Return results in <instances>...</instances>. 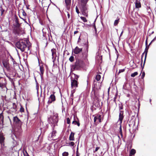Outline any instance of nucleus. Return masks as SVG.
Returning a JSON list of instances; mask_svg holds the SVG:
<instances>
[{"label":"nucleus","mask_w":156,"mask_h":156,"mask_svg":"<svg viewBox=\"0 0 156 156\" xmlns=\"http://www.w3.org/2000/svg\"><path fill=\"white\" fill-rule=\"evenodd\" d=\"M147 51L146 52L145 56V58H144V64L145 63V61H146V57H147Z\"/></svg>","instance_id":"4c0bfd02"},{"label":"nucleus","mask_w":156,"mask_h":156,"mask_svg":"<svg viewBox=\"0 0 156 156\" xmlns=\"http://www.w3.org/2000/svg\"><path fill=\"white\" fill-rule=\"evenodd\" d=\"M0 10L1 12V15L2 16L5 12V10L3 9L2 6L0 7Z\"/></svg>","instance_id":"a878e982"},{"label":"nucleus","mask_w":156,"mask_h":156,"mask_svg":"<svg viewBox=\"0 0 156 156\" xmlns=\"http://www.w3.org/2000/svg\"><path fill=\"white\" fill-rule=\"evenodd\" d=\"M24 108L22 107V105H21V107L20 109V112H24Z\"/></svg>","instance_id":"473e14b6"},{"label":"nucleus","mask_w":156,"mask_h":156,"mask_svg":"<svg viewBox=\"0 0 156 156\" xmlns=\"http://www.w3.org/2000/svg\"><path fill=\"white\" fill-rule=\"evenodd\" d=\"M20 18H21L23 20H24L22 18H21V17H20Z\"/></svg>","instance_id":"13d9d810"},{"label":"nucleus","mask_w":156,"mask_h":156,"mask_svg":"<svg viewBox=\"0 0 156 156\" xmlns=\"http://www.w3.org/2000/svg\"><path fill=\"white\" fill-rule=\"evenodd\" d=\"M22 14H23V16H26L27 15L26 13L23 10Z\"/></svg>","instance_id":"79ce46f5"},{"label":"nucleus","mask_w":156,"mask_h":156,"mask_svg":"<svg viewBox=\"0 0 156 156\" xmlns=\"http://www.w3.org/2000/svg\"><path fill=\"white\" fill-rule=\"evenodd\" d=\"M13 107L11 108V110L13 112H16L17 111V105L14 103H13Z\"/></svg>","instance_id":"6ab92c4d"},{"label":"nucleus","mask_w":156,"mask_h":156,"mask_svg":"<svg viewBox=\"0 0 156 156\" xmlns=\"http://www.w3.org/2000/svg\"><path fill=\"white\" fill-rule=\"evenodd\" d=\"M5 138L3 134L0 133V144L1 145V149H2L4 147V140Z\"/></svg>","instance_id":"0eeeda50"},{"label":"nucleus","mask_w":156,"mask_h":156,"mask_svg":"<svg viewBox=\"0 0 156 156\" xmlns=\"http://www.w3.org/2000/svg\"><path fill=\"white\" fill-rule=\"evenodd\" d=\"M40 75L41 77L43 76L44 71V67L43 65H40Z\"/></svg>","instance_id":"4468645a"},{"label":"nucleus","mask_w":156,"mask_h":156,"mask_svg":"<svg viewBox=\"0 0 156 156\" xmlns=\"http://www.w3.org/2000/svg\"><path fill=\"white\" fill-rule=\"evenodd\" d=\"M94 29H95V30H96V27L95 26H94Z\"/></svg>","instance_id":"6e6d98bb"},{"label":"nucleus","mask_w":156,"mask_h":156,"mask_svg":"<svg viewBox=\"0 0 156 156\" xmlns=\"http://www.w3.org/2000/svg\"><path fill=\"white\" fill-rule=\"evenodd\" d=\"M123 118V111L120 110L119 120L120 121V123H122Z\"/></svg>","instance_id":"f8f14e48"},{"label":"nucleus","mask_w":156,"mask_h":156,"mask_svg":"<svg viewBox=\"0 0 156 156\" xmlns=\"http://www.w3.org/2000/svg\"><path fill=\"white\" fill-rule=\"evenodd\" d=\"M65 2L66 5H68L70 2V0H65Z\"/></svg>","instance_id":"c756f323"},{"label":"nucleus","mask_w":156,"mask_h":156,"mask_svg":"<svg viewBox=\"0 0 156 156\" xmlns=\"http://www.w3.org/2000/svg\"><path fill=\"white\" fill-rule=\"evenodd\" d=\"M146 48H147V47H146V49H145V50H146V49H147Z\"/></svg>","instance_id":"052dcab7"},{"label":"nucleus","mask_w":156,"mask_h":156,"mask_svg":"<svg viewBox=\"0 0 156 156\" xmlns=\"http://www.w3.org/2000/svg\"><path fill=\"white\" fill-rule=\"evenodd\" d=\"M80 9L83 15L86 17L88 16V5H81Z\"/></svg>","instance_id":"39448f33"},{"label":"nucleus","mask_w":156,"mask_h":156,"mask_svg":"<svg viewBox=\"0 0 156 156\" xmlns=\"http://www.w3.org/2000/svg\"><path fill=\"white\" fill-rule=\"evenodd\" d=\"M28 41L27 39L20 40L16 43V46L17 48L20 49L22 52L24 51L26 49H27L28 51L29 50L30 47L29 46L27 45Z\"/></svg>","instance_id":"f257e3e1"},{"label":"nucleus","mask_w":156,"mask_h":156,"mask_svg":"<svg viewBox=\"0 0 156 156\" xmlns=\"http://www.w3.org/2000/svg\"><path fill=\"white\" fill-rule=\"evenodd\" d=\"M98 120L100 122H101V115H97L96 116L94 117V122L95 123L96 122L97 120Z\"/></svg>","instance_id":"dca6fc26"},{"label":"nucleus","mask_w":156,"mask_h":156,"mask_svg":"<svg viewBox=\"0 0 156 156\" xmlns=\"http://www.w3.org/2000/svg\"><path fill=\"white\" fill-rule=\"evenodd\" d=\"M55 100V95L53 94H51L48 101V104H51L53 101H54Z\"/></svg>","instance_id":"9b49d317"},{"label":"nucleus","mask_w":156,"mask_h":156,"mask_svg":"<svg viewBox=\"0 0 156 156\" xmlns=\"http://www.w3.org/2000/svg\"><path fill=\"white\" fill-rule=\"evenodd\" d=\"M101 78V75L99 74H97L95 77V80L94 81V92L95 90H99L101 89V83L99 82H98Z\"/></svg>","instance_id":"7ed1b4c3"},{"label":"nucleus","mask_w":156,"mask_h":156,"mask_svg":"<svg viewBox=\"0 0 156 156\" xmlns=\"http://www.w3.org/2000/svg\"><path fill=\"white\" fill-rule=\"evenodd\" d=\"M76 156H79V155H78L77 154Z\"/></svg>","instance_id":"bf43d9fd"},{"label":"nucleus","mask_w":156,"mask_h":156,"mask_svg":"<svg viewBox=\"0 0 156 156\" xmlns=\"http://www.w3.org/2000/svg\"><path fill=\"white\" fill-rule=\"evenodd\" d=\"M0 87L2 89L6 87V81L5 79L2 78L0 80Z\"/></svg>","instance_id":"9d476101"},{"label":"nucleus","mask_w":156,"mask_h":156,"mask_svg":"<svg viewBox=\"0 0 156 156\" xmlns=\"http://www.w3.org/2000/svg\"><path fill=\"white\" fill-rule=\"evenodd\" d=\"M144 53L142 55V63H141V64H142V58H143V55L144 54Z\"/></svg>","instance_id":"3c124183"},{"label":"nucleus","mask_w":156,"mask_h":156,"mask_svg":"<svg viewBox=\"0 0 156 156\" xmlns=\"http://www.w3.org/2000/svg\"><path fill=\"white\" fill-rule=\"evenodd\" d=\"M23 152L24 156H30L26 151H23Z\"/></svg>","instance_id":"2f4dec72"},{"label":"nucleus","mask_w":156,"mask_h":156,"mask_svg":"<svg viewBox=\"0 0 156 156\" xmlns=\"http://www.w3.org/2000/svg\"><path fill=\"white\" fill-rule=\"evenodd\" d=\"M72 123L73 124H74V125H77L78 126H80V123L79 122H78L76 121H73V122H72Z\"/></svg>","instance_id":"4be33fe9"},{"label":"nucleus","mask_w":156,"mask_h":156,"mask_svg":"<svg viewBox=\"0 0 156 156\" xmlns=\"http://www.w3.org/2000/svg\"><path fill=\"white\" fill-rule=\"evenodd\" d=\"M84 66L83 62L81 60H76L75 64L72 67V69L73 70H76L80 67H83Z\"/></svg>","instance_id":"20e7f679"},{"label":"nucleus","mask_w":156,"mask_h":156,"mask_svg":"<svg viewBox=\"0 0 156 156\" xmlns=\"http://www.w3.org/2000/svg\"><path fill=\"white\" fill-rule=\"evenodd\" d=\"M82 51V48H79L77 46H76L73 50V52L74 54H77L81 52Z\"/></svg>","instance_id":"ddd939ff"},{"label":"nucleus","mask_w":156,"mask_h":156,"mask_svg":"<svg viewBox=\"0 0 156 156\" xmlns=\"http://www.w3.org/2000/svg\"><path fill=\"white\" fill-rule=\"evenodd\" d=\"M156 40V37H155L153 40L152 41V42H153Z\"/></svg>","instance_id":"09e8293b"},{"label":"nucleus","mask_w":156,"mask_h":156,"mask_svg":"<svg viewBox=\"0 0 156 156\" xmlns=\"http://www.w3.org/2000/svg\"><path fill=\"white\" fill-rule=\"evenodd\" d=\"M88 0H81V5H87V3Z\"/></svg>","instance_id":"412c9836"},{"label":"nucleus","mask_w":156,"mask_h":156,"mask_svg":"<svg viewBox=\"0 0 156 156\" xmlns=\"http://www.w3.org/2000/svg\"><path fill=\"white\" fill-rule=\"evenodd\" d=\"M73 74L74 76V79H72V80H78V78L79 77V76L73 73Z\"/></svg>","instance_id":"c85d7f7f"},{"label":"nucleus","mask_w":156,"mask_h":156,"mask_svg":"<svg viewBox=\"0 0 156 156\" xmlns=\"http://www.w3.org/2000/svg\"><path fill=\"white\" fill-rule=\"evenodd\" d=\"M56 133V131L55 130H53L52 132L49 134V137L53 138L55 136Z\"/></svg>","instance_id":"aec40b11"},{"label":"nucleus","mask_w":156,"mask_h":156,"mask_svg":"<svg viewBox=\"0 0 156 156\" xmlns=\"http://www.w3.org/2000/svg\"><path fill=\"white\" fill-rule=\"evenodd\" d=\"M51 51L52 53V58H56V50L55 49L53 48L51 50Z\"/></svg>","instance_id":"a211bd4d"},{"label":"nucleus","mask_w":156,"mask_h":156,"mask_svg":"<svg viewBox=\"0 0 156 156\" xmlns=\"http://www.w3.org/2000/svg\"><path fill=\"white\" fill-rule=\"evenodd\" d=\"M119 18L118 19L116 20L114 22V25L116 26L118 24V23L119 22Z\"/></svg>","instance_id":"cd10ccee"},{"label":"nucleus","mask_w":156,"mask_h":156,"mask_svg":"<svg viewBox=\"0 0 156 156\" xmlns=\"http://www.w3.org/2000/svg\"><path fill=\"white\" fill-rule=\"evenodd\" d=\"M69 60L71 62H73L74 60V57L73 56H71L69 59Z\"/></svg>","instance_id":"7c9ffc66"},{"label":"nucleus","mask_w":156,"mask_h":156,"mask_svg":"<svg viewBox=\"0 0 156 156\" xmlns=\"http://www.w3.org/2000/svg\"><path fill=\"white\" fill-rule=\"evenodd\" d=\"M74 91H73H73H71V94L70 95V97L71 98H71V99H72V100H73V99L72 98L73 97V93H74Z\"/></svg>","instance_id":"f704fd0d"},{"label":"nucleus","mask_w":156,"mask_h":156,"mask_svg":"<svg viewBox=\"0 0 156 156\" xmlns=\"http://www.w3.org/2000/svg\"><path fill=\"white\" fill-rule=\"evenodd\" d=\"M100 147H96L95 148V149L94 151V152H96L98 150V149H99Z\"/></svg>","instance_id":"37998d69"},{"label":"nucleus","mask_w":156,"mask_h":156,"mask_svg":"<svg viewBox=\"0 0 156 156\" xmlns=\"http://www.w3.org/2000/svg\"><path fill=\"white\" fill-rule=\"evenodd\" d=\"M75 133L73 132H72L69 135V139L70 141H73L74 140V136Z\"/></svg>","instance_id":"f3484780"},{"label":"nucleus","mask_w":156,"mask_h":156,"mask_svg":"<svg viewBox=\"0 0 156 156\" xmlns=\"http://www.w3.org/2000/svg\"><path fill=\"white\" fill-rule=\"evenodd\" d=\"M3 119V117H2V115L0 114V120H2Z\"/></svg>","instance_id":"49530a36"},{"label":"nucleus","mask_w":156,"mask_h":156,"mask_svg":"<svg viewBox=\"0 0 156 156\" xmlns=\"http://www.w3.org/2000/svg\"><path fill=\"white\" fill-rule=\"evenodd\" d=\"M135 8L136 9H139L141 7V3L139 0H136L134 2Z\"/></svg>","instance_id":"2eb2a0df"},{"label":"nucleus","mask_w":156,"mask_h":156,"mask_svg":"<svg viewBox=\"0 0 156 156\" xmlns=\"http://www.w3.org/2000/svg\"><path fill=\"white\" fill-rule=\"evenodd\" d=\"M145 75V73L144 72H143L142 74V75L141 76L142 78L143 79Z\"/></svg>","instance_id":"a18cd8bd"},{"label":"nucleus","mask_w":156,"mask_h":156,"mask_svg":"<svg viewBox=\"0 0 156 156\" xmlns=\"http://www.w3.org/2000/svg\"><path fill=\"white\" fill-rule=\"evenodd\" d=\"M80 37H79V39H78V41L80 39Z\"/></svg>","instance_id":"5fc2aeb1"},{"label":"nucleus","mask_w":156,"mask_h":156,"mask_svg":"<svg viewBox=\"0 0 156 156\" xmlns=\"http://www.w3.org/2000/svg\"><path fill=\"white\" fill-rule=\"evenodd\" d=\"M67 16H68V17L69 19V18H70V14L69 13H68V14H67Z\"/></svg>","instance_id":"8fccbe9b"},{"label":"nucleus","mask_w":156,"mask_h":156,"mask_svg":"<svg viewBox=\"0 0 156 156\" xmlns=\"http://www.w3.org/2000/svg\"><path fill=\"white\" fill-rule=\"evenodd\" d=\"M125 70V69H119L118 72V74H119L121 73L124 72Z\"/></svg>","instance_id":"e433bc0d"},{"label":"nucleus","mask_w":156,"mask_h":156,"mask_svg":"<svg viewBox=\"0 0 156 156\" xmlns=\"http://www.w3.org/2000/svg\"><path fill=\"white\" fill-rule=\"evenodd\" d=\"M81 19L84 22H87V20L86 19V18L84 17L83 16H81L80 17Z\"/></svg>","instance_id":"bb28decb"},{"label":"nucleus","mask_w":156,"mask_h":156,"mask_svg":"<svg viewBox=\"0 0 156 156\" xmlns=\"http://www.w3.org/2000/svg\"><path fill=\"white\" fill-rule=\"evenodd\" d=\"M86 51H87V53L88 51V46L87 44H86Z\"/></svg>","instance_id":"c03bdc74"},{"label":"nucleus","mask_w":156,"mask_h":156,"mask_svg":"<svg viewBox=\"0 0 156 156\" xmlns=\"http://www.w3.org/2000/svg\"><path fill=\"white\" fill-rule=\"evenodd\" d=\"M123 31H122V32L121 33V34H120V36H121L122 35V33H123Z\"/></svg>","instance_id":"864d4df0"},{"label":"nucleus","mask_w":156,"mask_h":156,"mask_svg":"<svg viewBox=\"0 0 156 156\" xmlns=\"http://www.w3.org/2000/svg\"><path fill=\"white\" fill-rule=\"evenodd\" d=\"M13 120L14 125L17 127L15 128V131L17 132V134H20L22 132L21 129L22 122L16 116L13 117Z\"/></svg>","instance_id":"f03ea898"},{"label":"nucleus","mask_w":156,"mask_h":156,"mask_svg":"<svg viewBox=\"0 0 156 156\" xmlns=\"http://www.w3.org/2000/svg\"><path fill=\"white\" fill-rule=\"evenodd\" d=\"M150 101L151 102V99H150Z\"/></svg>","instance_id":"680f3d73"},{"label":"nucleus","mask_w":156,"mask_h":156,"mask_svg":"<svg viewBox=\"0 0 156 156\" xmlns=\"http://www.w3.org/2000/svg\"><path fill=\"white\" fill-rule=\"evenodd\" d=\"M136 152V150L133 149H132L131 150L130 153L131 155H134L135 154Z\"/></svg>","instance_id":"5701e85b"},{"label":"nucleus","mask_w":156,"mask_h":156,"mask_svg":"<svg viewBox=\"0 0 156 156\" xmlns=\"http://www.w3.org/2000/svg\"><path fill=\"white\" fill-rule=\"evenodd\" d=\"M76 12H77V13L78 14H79L80 13V12L79 11L78 8V7L77 6H76Z\"/></svg>","instance_id":"c9c22d12"},{"label":"nucleus","mask_w":156,"mask_h":156,"mask_svg":"<svg viewBox=\"0 0 156 156\" xmlns=\"http://www.w3.org/2000/svg\"><path fill=\"white\" fill-rule=\"evenodd\" d=\"M152 42V41H151V42L150 43V44H149V45H150L151 44V43Z\"/></svg>","instance_id":"4d7b16f0"},{"label":"nucleus","mask_w":156,"mask_h":156,"mask_svg":"<svg viewBox=\"0 0 156 156\" xmlns=\"http://www.w3.org/2000/svg\"><path fill=\"white\" fill-rule=\"evenodd\" d=\"M78 83L76 80H71V86L72 88H76L78 87Z\"/></svg>","instance_id":"1a4fd4ad"},{"label":"nucleus","mask_w":156,"mask_h":156,"mask_svg":"<svg viewBox=\"0 0 156 156\" xmlns=\"http://www.w3.org/2000/svg\"><path fill=\"white\" fill-rule=\"evenodd\" d=\"M119 133L121 135V137L122 138L123 136L122 135V126L121 125L120 126V128H119Z\"/></svg>","instance_id":"b1692460"},{"label":"nucleus","mask_w":156,"mask_h":156,"mask_svg":"<svg viewBox=\"0 0 156 156\" xmlns=\"http://www.w3.org/2000/svg\"><path fill=\"white\" fill-rule=\"evenodd\" d=\"M49 122L50 124L54 125V126L58 122V115L56 114L54 115L53 117H49L48 118Z\"/></svg>","instance_id":"423d86ee"},{"label":"nucleus","mask_w":156,"mask_h":156,"mask_svg":"<svg viewBox=\"0 0 156 156\" xmlns=\"http://www.w3.org/2000/svg\"><path fill=\"white\" fill-rule=\"evenodd\" d=\"M69 154L67 152H65L62 154L63 156H68Z\"/></svg>","instance_id":"72a5a7b5"},{"label":"nucleus","mask_w":156,"mask_h":156,"mask_svg":"<svg viewBox=\"0 0 156 156\" xmlns=\"http://www.w3.org/2000/svg\"><path fill=\"white\" fill-rule=\"evenodd\" d=\"M13 32L15 34H17L20 35L23 34L24 32L19 27H16L14 28Z\"/></svg>","instance_id":"6e6552de"},{"label":"nucleus","mask_w":156,"mask_h":156,"mask_svg":"<svg viewBox=\"0 0 156 156\" xmlns=\"http://www.w3.org/2000/svg\"><path fill=\"white\" fill-rule=\"evenodd\" d=\"M78 32H79V31H75L74 32V34H76L77 33H78Z\"/></svg>","instance_id":"de8ad7c7"},{"label":"nucleus","mask_w":156,"mask_h":156,"mask_svg":"<svg viewBox=\"0 0 156 156\" xmlns=\"http://www.w3.org/2000/svg\"><path fill=\"white\" fill-rule=\"evenodd\" d=\"M119 108L120 110L122 109H123V106L122 104H121L120 105H119Z\"/></svg>","instance_id":"ea45409f"},{"label":"nucleus","mask_w":156,"mask_h":156,"mask_svg":"<svg viewBox=\"0 0 156 156\" xmlns=\"http://www.w3.org/2000/svg\"><path fill=\"white\" fill-rule=\"evenodd\" d=\"M67 123L68 124H70V120L69 118H68L67 119Z\"/></svg>","instance_id":"58836bf2"},{"label":"nucleus","mask_w":156,"mask_h":156,"mask_svg":"<svg viewBox=\"0 0 156 156\" xmlns=\"http://www.w3.org/2000/svg\"><path fill=\"white\" fill-rule=\"evenodd\" d=\"M150 7H148V9H150Z\"/></svg>","instance_id":"e2e57ef3"},{"label":"nucleus","mask_w":156,"mask_h":156,"mask_svg":"<svg viewBox=\"0 0 156 156\" xmlns=\"http://www.w3.org/2000/svg\"><path fill=\"white\" fill-rule=\"evenodd\" d=\"M145 44H146V45H147V40H146V41Z\"/></svg>","instance_id":"603ef678"},{"label":"nucleus","mask_w":156,"mask_h":156,"mask_svg":"<svg viewBox=\"0 0 156 156\" xmlns=\"http://www.w3.org/2000/svg\"><path fill=\"white\" fill-rule=\"evenodd\" d=\"M138 73L136 72H135L134 73H132L131 75V76L132 77H134L138 75Z\"/></svg>","instance_id":"393cba45"},{"label":"nucleus","mask_w":156,"mask_h":156,"mask_svg":"<svg viewBox=\"0 0 156 156\" xmlns=\"http://www.w3.org/2000/svg\"><path fill=\"white\" fill-rule=\"evenodd\" d=\"M69 144L72 146H73L74 145V143L73 142H71L69 143Z\"/></svg>","instance_id":"a19ab883"}]
</instances>
